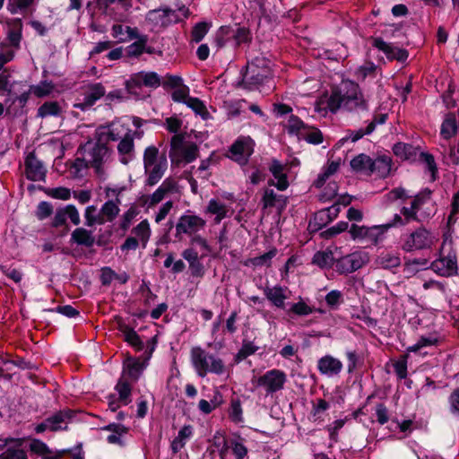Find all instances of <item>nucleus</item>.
<instances>
[{"mask_svg": "<svg viewBox=\"0 0 459 459\" xmlns=\"http://www.w3.org/2000/svg\"><path fill=\"white\" fill-rule=\"evenodd\" d=\"M340 108L349 112L368 110V101L358 83L342 81L340 86L332 90L329 98L320 99L315 104V111L321 115H325L327 110L335 113Z\"/></svg>", "mask_w": 459, "mask_h": 459, "instance_id": "obj_1", "label": "nucleus"}, {"mask_svg": "<svg viewBox=\"0 0 459 459\" xmlns=\"http://www.w3.org/2000/svg\"><path fill=\"white\" fill-rule=\"evenodd\" d=\"M190 359L193 368L200 377L209 373L221 376L227 372V366L222 359L206 351L200 346H195L190 351Z\"/></svg>", "mask_w": 459, "mask_h": 459, "instance_id": "obj_2", "label": "nucleus"}, {"mask_svg": "<svg viewBox=\"0 0 459 459\" xmlns=\"http://www.w3.org/2000/svg\"><path fill=\"white\" fill-rule=\"evenodd\" d=\"M143 166L147 178L145 185L153 186L164 176L168 168V160L164 154H160L155 146H149L143 153Z\"/></svg>", "mask_w": 459, "mask_h": 459, "instance_id": "obj_3", "label": "nucleus"}, {"mask_svg": "<svg viewBox=\"0 0 459 459\" xmlns=\"http://www.w3.org/2000/svg\"><path fill=\"white\" fill-rule=\"evenodd\" d=\"M272 77V71L265 65V60L255 58L247 65V71L243 75L242 85L244 88L252 91L268 82Z\"/></svg>", "mask_w": 459, "mask_h": 459, "instance_id": "obj_4", "label": "nucleus"}, {"mask_svg": "<svg viewBox=\"0 0 459 459\" xmlns=\"http://www.w3.org/2000/svg\"><path fill=\"white\" fill-rule=\"evenodd\" d=\"M169 156L172 161L190 163L198 156V147L194 143H184L182 134L171 138Z\"/></svg>", "mask_w": 459, "mask_h": 459, "instance_id": "obj_5", "label": "nucleus"}, {"mask_svg": "<svg viewBox=\"0 0 459 459\" xmlns=\"http://www.w3.org/2000/svg\"><path fill=\"white\" fill-rule=\"evenodd\" d=\"M434 242L431 233L423 227L403 237L402 248L406 252H412L429 248Z\"/></svg>", "mask_w": 459, "mask_h": 459, "instance_id": "obj_6", "label": "nucleus"}, {"mask_svg": "<svg viewBox=\"0 0 459 459\" xmlns=\"http://www.w3.org/2000/svg\"><path fill=\"white\" fill-rule=\"evenodd\" d=\"M286 381V374L282 370L274 368L266 371L252 382L255 386L263 388L266 394H273L282 390Z\"/></svg>", "mask_w": 459, "mask_h": 459, "instance_id": "obj_7", "label": "nucleus"}, {"mask_svg": "<svg viewBox=\"0 0 459 459\" xmlns=\"http://www.w3.org/2000/svg\"><path fill=\"white\" fill-rule=\"evenodd\" d=\"M390 228V224L376 225L373 227L352 224L349 232L353 239H359L370 244H377L383 239L385 233Z\"/></svg>", "mask_w": 459, "mask_h": 459, "instance_id": "obj_8", "label": "nucleus"}, {"mask_svg": "<svg viewBox=\"0 0 459 459\" xmlns=\"http://www.w3.org/2000/svg\"><path fill=\"white\" fill-rule=\"evenodd\" d=\"M73 415L74 412L71 410L59 411L36 425L34 429L38 434L43 433L46 430L56 432L66 429Z\"/></svg>", "mask_w": 459, "mask_h": 459, "instance_id": "obj_9", "label": "nucleus"}, {"mask_svg": "<svg viewBox=\"0 0 459 459\" xmlns=\"http://www.w3.org/2000/svg\"><path fill=\"white\" fill-rule=\"evenodd\" d=\"M206 226V221L202 217L195 214H184L176 225V237L181 235H195Z\"/></svg>", "mask_w": 459, "mask_h": 459, "instance_id": "obj_10", "label": "nucleus"}, {"mask_svg": "<svg viewBox=\"0 0 459 459\" xmlns=\"http://www.w3.org/2000/svg\"><path fill=\"white\" fill-rule=\"evenodd\" d=\"M108 152V150L107 146L98 142L85 153L83 161H85L86 167L93 168L95 172L100 176L104 175L103 162Z\"/></svg>", "mask_w": 459, "mask_h": 459, "instance_id": "obj_11", "label": "nucleus"}, {"mask_svg": "<svg viewBox=\"0 0 459 459\" xmlns=\"http://www.w3.org/2000/svg\"><path fill=\"white\" fill-rule=\"evenodd\" d=\"M160 85V78L155 72H139L131 75L126 82L128 91L133 92L134 89L142 86L157 88Z\"/></svg>", "mask_w": 459, "mask_h": 459, "instance_id": "obj_12", "label": "nucleus"}, {"mask_svg": "<svg viewBox=\"0 0 459 459\" xmlns=\"http://www.w3.org/2000/svg\"><path fill=\"white\" fill-rule=\"evenodd\" d=\"M253 151V141L248 137H241L231 145L229 157L238 164L245 165Z\"/></svg>", "mask_w": 459, "mask_h": 459, "instance_id": "obj_13", "label": "nucleus"}, {"mask_svg": "<svg viewBox=\"0 0 459 459\" xmlns=\"http://www.w3.org/2000/svg\"><path fill=\"white\" fill-rule=\"evenodd\" d=\"M313 263L321 268H333L340 274L351 273L365 264L364 260H313Z\"/></svg>", "mask_w": 459, "mask_h": 459, "instance_id": "obj_14", "label": "nucleus"}, {"mask_svg": "<svg viewBox=\"0 0 459 459\" xmlns=\"http://www.w3.org/2000/svg\"><path fill=\"white\" fill-rule=\"evenodd\" d=\"M146 19L155 27H167L178 21V15L175 10L166 7L149 11Z\"/></svg>", "mask_w": 459, "mask_h": 459, "instance_id": "obj_15", "label": "nucleus"}, {"mask_svg": "<svg viewBox=\"0 0 459 459\" xmlns=\"http://www.w3.org/2000/svg\"><path fill=\"white\" fill-rule=\"evenodd\" d=\"M83 100L74 107L85 110L95 104L97 100L105 96L106 89L100 82L91 83L85 87Z\"/></svg>", "mask_w": 459, "mask_h": 459, "instance_id": "obj_16", "label": "nucleus"}, {"mask_svg": "<svg viewBox=\"0 0 459 459\" xmlns=\"http://www.w3.org/2000/svg\"><path fill=\"white\" fill-rule=\"evenodd\" d=\"M46 169L33 152H30L25 160V174L29 180L43 181L46 178Z\"/></svg>", "mask_w": 459, "mask_h": 459, "instance_id": "obj_17", "label": "nucleus"}, {"mask_svg": "<svg viewBox=\"0 0 459 459\" xmlns=\"http://www.w3.org/2000/svg\"><path fill=\"white\" fill-rule=\"evenodd\" d=\"M372 44L378 50L384 52L390 60L403 62L408 58L409 55L407 50L394 47L384 41L381 38H375Z\"/></svg>", "mask_w": 459, "mask_h": 459, "instance_id": "obj_18", "label": "nucleus"}, {"mask_svg": "<svg viewBox=\"0 0 459 459\" xmlns=\"http://www.w3.org/2000/svg\"><path fill=\"white\" fill-rule=\"evenodd\" d=\"M210 255V248L206 240L199 236L192 238L191 247L183 253L186 259L204 258Z\"/></svg>", "mask_w": 459, "mask_h": 459, "instance_id": "obj_19", "label": "nucleus"}, {"mask_svg": "<svg viewBox=\"0 0 459 459\" xmlns=\"http://www.w3.org/2000/svg\"><path fill=\"white\" fill-rule=\"evenodd\" d=\"M342 361L331 355H325L317 361L318 371L327 377L338 375L342 370Z\"/></svg>", "mask_w": 459, "mask_h": 459, "instance_id": "obj_20", "label": "nucleus"}, {"mask_svg": "<svg viewBox=\"0 0 459 459\" xmlns=\"http://www.w3.org/2000/svg\"><path fill=\"white\" fill-rule=\"evenodd\" d=\"M122 126L112 123L109 126H100L96 130V139L98 142L106 145L107 143L117 141L121 138Z\"/></svg>", "mask_w": 459, "mask_h": 459, "instance_id": "obj_21", "label": "nucleus"}, {"mask_svg": "<svg viewBox=\"0 0 459 459\" xmlns=\"http://www.w3.org/2000/svg\"><path fill=\"white\" fill-rule=\"evenodd\" d=\"M288 289L281 286L265 287L264 293L266 299L276 307L284 308L285 300L289 298Z\"/></svg>", "mask_w": 459, "mask_h": 459, "instance_id": "obj_22", "label": "nucleus"}, {"mask_svg": "<svg viewBox=\"0 0 459 459\" xmlns=\"http://www.w3.org/2000/svg\"><path fill=\"white\" fill-rule=\"evenodd\" d=\"M285 169L286 166L282 165L277 160H273L269 167L270 172L273 174L274 179L277 180L276 183H274V181L272 180L270 182V185L275 186L281 191L287 189V187L289 186V182L287 180Z\"/></svg>", "mask_w": 459, "mask_h": 459, "instance_id": "obj_23", "label": "nucleus"}, {"mask_svg": "<svg viewBox=\"0 0 459 459\" xmlns=\"http://www.w3.org/2000/svg\"><path fill=\"white\" fill-rule=\"evenodd\" d=\"M134 149V136L132 135V132L128 130L125 134L124 137L121 138L117 145V152L120 155V161L123 164H127L132 160Z\"/></svg>", "mask_w": 459, "mask_h": 459, "instance_id": "obj_24", "label": "nucleus"}, {"mask_svg": "<svg viewBox=\"0 0 459 459\" xmlns=\"http://www.w3.org/2000/svg\"><path fill=\"white\" fill-rule=\"evenodd\" d=\"M429 267L437 274L443 277H449L457 273L456 260H433Z\"/></svg>", "mask_w": 459, "mask_h": 459, "instance_id": "obj_25", "label": "nucleus"}, {"mask_svg": "<svg viewBox=\"0 0 459 459\" xmlns=\"http://www.w3.org/2000/svg\"><path fill=\"white\" fill-rule=\"evenodd\" d=\"M64 106L59 101H46L37 111V117L39 118L59 117L64 114Z\"/></svg>", "mask_w": 459, "mask_h": 459, "instance_id": "obj_26", "label": "nucleus"}, {"mask_svg": "<svg viewBox=\"0 0 459 459\" xmlns=\"http://www.w3.org/2000/svg\"><path fill=\"white\" fill-rule=\"evenodd\" d=\"M143 371V364L135 359H128L121 375V377L132 382L135 383L140 377Z\"/></svg>", "mask_w": 459, "mask_h": 459, "instance_id": "obj_27", "label": "nucleus"}, {"mask_svg": "<svg viewBox=\"0 0 459 459\" xmlns=\"http://www.w3.org/2000/svg\"><path fill=\"white\" fill-rule=\"evenodd\" d=\"M372 174L379 178H386L392 169V160L388 156H380L372 160Z\"/></svg>", "mask_w": 459, "mask_h": 459, "instance_id": "obj_28", "label": "nucleus"}, {"mask_svg": "<svg viewBox=\"0 0 459 459\" xmlns=\"http://www.w3.org/2000/svg\"><path fill=\"white\" fill-rule=\"evenodd\" d=\"M372 159L364 154H359L351 160V167L356 172L370 176L372 175Z\"/></svg>", "mask_w": 459, "mask_h": 459, "instance_id": "obj_29", "label": "nucleus"}, {"mask_svg": "<svg viewBox=\"0 0 459 459\" xmlns=\"http://www.w3.org/2000/svg\"><path fill=\"white\" fill-rule=\"evenodd\" d=\"M264 208L276 207L282 210L287 204V198L281 195H277L273 189H266L263 196Z\"/></svg>", "mask_w": 459, "mask_h": 459, "instance_id": "obj_30", "label": "nucleus"}, {"mask_svg": "<svg viewBox=\"0 0 459 459\" xmlns=\"http://www.w3.org/2000/svg\"><path fill=\"white\" fill-rule=\"evenodd\" d=\"M3 263L0 264L1 272L15 283H20L23 277L22 268L15 263Z\"/></svg>", "mask_w": 459, "mask_h": 459, "instance_id": "obj_31", "label": "nucleus"}, {"mask_svg": "<svg viewBox=\"0 0 459 459\" xmlns=\"http://www.w3.org/2000/svg\"><path fill=\"white\" fill-rule=\"evenodd\" d=\"M205 212L207 213L215 215V222L219 223L227 216L229 209L224 203L217 199H211L208 203Z\"/></svg>", "mask_w": 459, "mask_h": 459, "instance_id": "obj_32", "label": "nucleus"}, {"mask_svg": "<svg viewBox=\"0 0 459 459\" xmlns=\"http://www.w3.org/2000/svg\"><path fill=\"white\" fill-rule=\"evenodd\" d=\"M129 279L126 273H117L109 267L101 269L100 281L103 285H109L113 281H117L120 284H125Z\"/></svg>", "mask_w": 459, "mask_h": 459, "instance_id": "obj_33", "label": "nucleus"}, {"mask_svg": "<svg viewBox=\"0 0 459 459\" xmlns=\"http://www.w3.org/2000/svg\"><path fill=\"white\" fill-rule=\"evenodd\" d=\"M133 237H135L140 242L143 247H146V244L151 237V228L147 220L142 221L132 230Z\"/></svg>", "mask_w": 459, "mask_h": 459, "instance_id": "obj_34", "label": "nucleus"}, {"mask_svg": "<svg viewBox=\"0 0 459 459\" xmlns=\"http://www.w3.org/2000/svg\"><path fill=\"white\" fill-rule=\"evenodd\" d=\"M120 331L123 334L124 340L127 342L136 351H142L143 349V342L141 340L138 333L131 327L127 325H121Z\"/></svg>", "mask_w": 459, "mask_h": 459, "instance_id": "obj_35", "label": "nucleus"}, {"mask_svg": "<svg viewBox=\"0 0 459 459\" xmlns=\"http://www.w3.org/2000/svg\"><path fill=\"white\" fill-rule=\"evenodd\" d=\"M455 244L450 233L444 234L439 249V258H456Z\"/></svg>", "mask_w": 459, "mask_h": 459, "instance_id": "obj_36", "label": "nucleus"}, {"mask_svg": "<svg viewBox=\"0 0 459 459\" xmlns=\"http://www.w3.org/2000/svg\"><path fill=\"white\" fill-rule=\"evenodd\" d=\"M121 204L116 203V201L107 200L100 208V213L103 221H112L118 215L120 212L119 205Z\"/></svg>", "mask_w": 459, "mask_h": 459, "instance_id": "obj_37", "label": "nucleus"}, {"mask_svg": "<svg viewBox=\"0 0 459 459\" xmlns=\"http://www.w3.org/2000/svg\"><path fill=\"white\" fill-rule=\"evenodd\" d=\"M134 383L120 377L115 389L118 393L119 401L126 405L131 403L130 395Z\"/></svg>", "mask_w": 459, "mask_h": 459, "instance_id": "obj_38", "label": "nucleus"}, {"mask_svg": "<svg viewBox=\"0 0 459 459\" xmlns=\"http://www.w3.org/2000/svg\"><path fill=\"white\" fill-rule=\"evenodd\" d=\"M457 131L456 117L455 114H448L444 119L440 134L444 139H450Z\"/></svg>", "mask_w": 459, "mask_h": 459, "instance_id": "obj_39", "label": "nucleus"}, {"mask_svg": "<svg viewBox=\"0 0 459 459\" xmlns=\"http://www.w3.org/2000/svg\"><path fill=\"white\" fill-rule=\"evenodd\" d=\"M71 238L77 245L90 247L94 242V238L90 231L84 228L75 229L71 236Z\"/></svg>", "mask_w": 459, "mask_h": 459, "instance_id": "obj_40", "label": "nucleus"}, {"mask_svg": "<svg viewBox=\"0 0 459 459\" xmlns=\"http://www.w3.org/2000/svg\"><path fill=\"white\" fill-rule=\"evenodd\" d=\"M147 41L148 37L146 35H142L139 38V40H136L126 48V55L130 57H137L144 51L151 53V50L146 49L145 48Z\"/></svg>", "mask_w": 459, "mask_h": 459, "instance_id": "obj_41", "label": "nucleus"}, {"mask_svg": "<svg viewBox=\"0 0 459 459\" xmlns=\"http://www.w3.org/2000/svg\"><path fill=\"white\" fill-rule=\"evenodd\" d=\"M105 429L112 432L107 438L108 443L122 445L121 436L127 432L124 425L113 423L105 427Z\"/></svg>", "mask_w": 459, "mask_h": 459, "instance_id": "obj_42", "label": "nucleus"}, {"mask_svg": "<svg viewBox=\"0 0 459 459\" xmlns=\"http://www.w3.org/2000/svg\"><path fill=\"white\" fill-rule=\"evenodd\" d=\"M188 108L193 109L195 114L201 116L204 120L210 118V113L206 108L204 103L198 98L191 97L186 100V104Z\"/></svg>", "mask_w": 459, "mask_h": 459, "instance_id": "obj_43", "label": "nucleus"}, {"mask_svg": "<svg viewBox=\"0 0 459 459\" xmlns=\"http://www.w3.org/2000/svg\"><path fill=\"white\" fill-rule=\"evenodd\" d=\"M376 121H371L366 128H359L354 131H349L348 134L342 139L343 141L351 140L352 143L361 139L364 135L370 134L376 128Z\"/></svg>", "mask_w": 459, "mask_h": 459, "instance_id": "obj_44", "label": "nucleus"}, {"mask_svg": "<svg viewBox=\"0 0 459 459\" xmlns=\"http://www.w3.org/2000/svg\"><path fill=\"white\" fill-rule=\"evenodd\" d=\"M438 343V339L433 335L421 336L417 342L407 348V352H419L423 348L429 346H436Z\"/></svg>", "mask_w": 459, "mask_h": 459, "instance_id": "obj_45", "label": "nucleus"}, {"mask_svg": "<svg viewBox=\"0 0 459 459\" xmlns=\"http://www.w3.org/2000/svg\"><path fill=\"white\" fill-rule=\"evenodd\" d=\"M126 190V187L124 186H117V185H108L104 187V195L105 198L111 201H116V203L121 204L120 196Z\"/></svg>", "mask_w": 459, "mask_h": 459, "instance_id": "obj_46", "label": "nucleus"}, {"mask_svg": "<svg viewBox=\"0 0 459 459\" xmlns=\"http://www.w3.org/2000/svg\"><path fill=\"white\" fill-rule=\"evenodd\" d=\"M394 153L402 160H408L415 154L412 145L404 143H398L393 147Z\"/></svg>", "mask_w": 459, "mask_h": 459, "instance_id": "obj_47", "label": "nucleus"}, {"mask_svg": "<svg viewBox=\"0 0 459 459\" xmlns=\"http://www.w3.org/2000/svg\"><path fill=\"white\" fill-rule=\"evenodd\" d=\"M229 417L235 423L243 421V410L239 399H232L229 408Z\"/></svg>", "mask_w": 459, "mask_h": 459, "instance_id": "obj_48", "label": "nucleus"}, {"mask_svg": "<svg viewBox=\"0 0 459 459\" xmlns=\"http://www.w3.org/2000/svg\"><path fill=\"white\" fill-rule=\"evenodd\" d=\"M427 265L428 260H408L403 265V273L406 277H411Z\"/></svg>", "mask_w": 459, "mask_h": 459, "instance_id": "obj_49", "label": "nucleus"}, {"mask_svg": "<svg viewBox=\"0 0 459 459\" xmlns=\"http://www.w3.org/2000/svg\"><path fill=\"white\" fill-rule=\"evenodd\" d=\"M35 0H7V10L14 14L19 12H25L33 4Z\"/></svg>", "mask_w": 459, "mask_h": 459, "instance_id": "obj_50", "label": "nucleus"}, {"mask_svg": "<svg viewBox=\"0 0 459 459\" xmlns=\"http://www.w3.org/2000/svg\"><path fill=\"white\" fill-rule=\"evenodd\" d=\"M138 214V210L134 206H130L122 215L120 219V224L119 227L123 230H127L134 218Z\"/></svg>", "mask_w": 459, "mask_h": 459, "instance_id": "obj_51", "label": "nucleus"}, {"mask_svg": "<svg viewBox=\"0 0 459 459\" xmlns=\"http://www.w3.org/2000/svg\"><path fill=\"white\" fill-rule=\"evenodd\" d=\"M286 128L290 134H303L302 130H305V125L299 117L290 115Z\"/></svg>", "mask_w": 459, "mask_h": 459, "instance_id": "obj_52", "label": "nucleus"}, {"mask_svg": "<svg viewBox=\"0 0 459 459\" xmlns=\"http://www.w3.org/2000/svg\"><path fill=\"white\" fill-rule=\"evenodd\" d=\"M211 23L201 22L195 25L192 30V40L198 43L208 33Z\"/></svg>", "mask_w": 459, "mask_h": 459, "instance_id": "obj_53", "label": "nucleus"}, {"mask_svg": "<svg viewBox=\"0 0 459 459\" xmlns=\"http://www.w3.org/2000/svg\"><path fill=\"white\" fill-rule=\"evenodd\" d=\"M258 350V347L255 346L252 342H244L240 350L236 354L235 359L239 362L248 356L254 354Z\"/></svg>", "mask_w": 459, "mask_h": 459, "instance_id": "obj_54", "label": "nucleus"}, {"mask_svg": "<svg viewBox=\"0 0 459 459\" xmlns=\"http://www.w3.org/2000/svg\"><path fill=\"white\" fill-rule=\"evenodd\" d=\"M420 160L425 165L426 169L429 171L432 180H435L437 173V168L433 155L426 152H421Z\"/></svg>", "mask_w": 459, "mask_h": 459, "instance_id": "obj_55", "label": "nucleus"}, {"mask_svg": "<svg viewBox=\"0 0 459 459\" xmlns=\"http://www.w3.org/2000/svg\"><path fill=\"white\" fill-rule=\"evenodd\" d=\"M229 444L236 459H244L247 456L248 450L239 439H231Z\"/></svg>", "mask_w": 459, "mask_h": 459, "instance_id": "obj_56", "label": "nucleus"}, {"mask_svg": "<svg viewBox=\"0 0 459 459\" xmlns=\"http://www.w3.org/2000/svg\"><path fill=\"white\" fill-rule=\"evenodd\" d=\"M165 196L166 195L159 188H157L153 194L143 195L141 200L143 204L147 205L148 207H153L160 203L165 198Z\"/></svg>", "mask_w": 459, "mask_h": 459, "instance_id": "obj_57", "label": "nucleus"}, {"mask_svg": "<svg viewBox=\"0 0 459 459\" xmlns=\"http://www.w3.org/2000/svg\"><path fill=\"white\" fill-rule=\"evenodd\" d=\"M54 86L51 82H41L38 85L32 86L31 92L39 98L48 96L53 91Z\"/></svg>", "mask_w": 459, "mask_h": 459, "instance_id": "obj_58", "label": "nucleus"}, {"mask_svg": "<svg viewBox=\"0 0 459 459\" xmlns=\"http://www.w3.org/2000/svg\"><path fill=\"white\" fill-rule=\"evenodd\" d=\"M232 29L228 26H221L215 36V42L218 47H222L225 43L232 38Z\"/></svg>", "mask_w": 459, "mask_h": 459, "instance_id": "obj_59", "label": "nucleus"}, {"mask_svg": "<svg viewBox=\"0 0 459 459\" xmlns=\"http://www.w3.org/2000/svg\"><path fill=\"white\" fill-rule=\"evenodd\" d=\"M5 114L12 117L21 116L23 112V108L20 107L14 99H7L4 102Z\"/></svg>", "mask_w": 459, "mask_h": 459, "instance_id": "obj_60", "label": "nucleus"}, {"mask_svg": "<svg viewBox=\"0 0 459 459\" xmlns=\"http://www.w3.org/2000/svg\"><path fill=\"white\" fill-rule=\"evenodd\" d=\"M97 208L94 205L88 206L85 210V224L87 226H91L94 223H103V218L96 215Z\"/></svg>", "mask_w": 459, "mask_h": 459, "instance_id": "obj_61", "label": "nucleus"}, {"mask_svg": "<svg viewBox=\"0 0 459 459\" xmlns=\"http://www.w3.org/2000/svg\"><path fill=\"white\" fill-rule=\"evenodd\" d=\"M172 100L176 102H184L186 104V100L190 98L189 97V88L182 84L172 92Z\"/></svg>", "mask_w": 459, "mask_h": 459, "instance_id": "obj_62", "label": "nucleus"}, {"mask_svg": "<svg viewBox=\"0 0 459 459\" xmlns=\"http://www.w3.org/2000/svg\"><path fill=\"white\" fill-rule=\"evenodd\" d=\"M231 35L236 45L238 46L242 43H247L250 40L249 30L246 28H238L237 30H232Z\"/></svg>", "mask_w": 459, "mask_h": 459, "instance_id": "obj_63", "label": "nucleus"}, {"mask_svg": "<svg viewBox=\"0 0 459 459\" xmlns=\"http://www.w3.org/2000/svg\"><path fill=\"white\" fill-rule=\"evenodd\" d=\"M450 412L459 417V388L455 389L448 397Z\"/></svg>", "mask_w": 459, "mask_h": 459, "instance_id": "obj_64", "label": "nucleus"}]
</instances>
